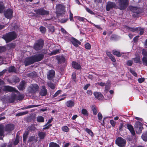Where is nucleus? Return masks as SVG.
<instances>
[{
  "label": "nucleus",
  "mask_w": 147,
  "mask_h": 147,
  "mask_svg": "<svg viewBox=\"0 0 147 147\" xmlns=\"http://www.w3.org/2000/svg\"><path fill=\"white\" fill-rule=\"evenodd\" d=\"M17 35L15 32H11L3 35L2 38L6 43L9 42L16 38Z\"/></svg>",
  "instance_id": "f257e3e1"
},
{
  "label": "nucleus",
  "mask_w": 147,
  "mask_h": 147,
  "mask_svg": "<svg viewBox=\"0 0 147 147\" xmlns=\"http://www.w3.org/2000/svg\"><path fill=\"white\" fill-rule=\"evenodd\" d=\"M65 6L62 4L59 3L56 5L55 13L57 17L65 13Z\"/></svg>",
  "instance_id": "f03ea898"
},
{
  "label": "nucleus",
  "mask_w": 147,
  "mask_h": 147,
  "mask_svg": "<svg viewBox=\"0 0 147 147\" xmlns=\"http://www.w3.org/2000/svg\"><path fill=\"white\" fill-rule=\"evenodd\" d=\"M129 9L133 13L132 16L134 18H138L140 16V13L142 12V10L140 8L136 7H130Z\"/></svg>",
  "instance_id": "7ed1b4c3"
},
{
  "label": "nucleus",
  "mask_w": 147,
  "mask_h": 147,
  "mask_svg": "<svg viewBox=\"0 0 147 147\" xmlns=\"http://www.w3.org/2000/svg\"><path fill=\"white\" fill-rule=\"evenodd\" d=\"M44 42L42 39L36 40L34 43L33 48L35 51H38L42 49L44 46Z\"/></svg>",
  "instance_id": "20e7f679"
},
{
  "label": "nucleus",
  "mask_w": 147,
  "mask_h": 147,
  "mask_svg": "<svg viewBox=\"0 0 147 147\" xmlns=\"http://www.w3.org/2000/svg\"><path fill=\"white\" fill-rule=\"evenodd\" d=\"M129 5L128 0H118V9L123 10L125 9Z\"/></svg>",
  "instance_id": "39448f33"
},
{
  "label": "nucleus",
  "mask_w": 147,
  "mask_h": 147,
  "mask_svg": "<svg viewBox=\"0 0 147 147\" xmlns=\"http://www.w3.org/2000/svg\"><path fill=\"white\" fill-rule=\"evenodd\" d=\"M126 140L121 137H118L115 141V144L119 147H124L126 143Z\"/></svg>",
  "instance_id": "423d86ee"
},
{
  "label": "nucleus",
  "mask_w": 147,
  "mask_h": 147,
  "mask_svg": "<svg viewBox=\"0 0 147 147\" xmlns=\"http://www.w3.org/2000/svg\"><path fill=\"white\" fill-rule=\"evenodd\" d=\"M134 129L137 134H141L143 129L142 123L139 121L136 122L134 125Z\"/></svg>",
  "instance_id": "0eeeda50"
},
{
  "label": "nucleus",
  "mask_w": 147,
  "mask_h": 147,
  "mask_svg": "<svg viewBox=\"0 0 147 147\" xmlns=\"http://www.w3.org/2000/svg\"><path fill=\"white\" fill-rule=\"evenodd\" d=\"M113 8L118 9V6L115 3L113 2L108 1L106 4V9L107 11H109L111 9H112Z\"/></svg>",
  "instance_id": "6e6552de"
},
{
  "label": "nucleus",
  "mask_w": 147,
  "mask_h": 147,
  "mask_svg": "<svg viewBox=\"0 0 147 147\" xmlns=\"http://www.w3.org/2000/svg\"><path fill=\"white\" fill-rule=\"evenodd\" d=\"M34 11L36 13V14L40 16H44L49 14V11L45 10L42 8L35 9Z\"/></svg>",
  "instance_id": "1a4fd4ad"
},
{
  "label": "nucleus",
  "mask_w": 147,
  "mask_h": 147,
  "mask_svg": "<svg viewBox=\"0 0 147 147\" xmlns=\"http://www.w3.org/2000/svg\"><path fill=\"white\" fill-rule=\"evenodd\" d=\"M34 63L38 62L42 60L44 58V55L42 53L36 54L32 56Z\"/></svg>",
  "instance_id": "9d476101"
},
{
  "label": "nucleus",
  "mask_w": 147,
  "mask_h": 147,
  "mask_svg": "<svg viewBox=\"0 0 147 147\" xmlns=\"http://www.w3.org/2000/svg\"><path fill=\"white\" fill-rule=\"evenodd\" d=\"M13 11L10 9H8L4 12V14L5 17L7 19H11L12 17Z\"/></svg>",
  "instance_id": "9b49d317"
},
{
  "label": "nucleus",
  "mask_w": 147,
  "mask_h": 147,
  "mask_svg": "<svg viewBox=\"0 0 147 147\" xmlns=\"http://www.w3.org/2000/svg\"><path fill=\"white\" fill-rule=\"evenodd\" d=\"M3 90L5 91L11 92H17L18 91L16 88L10 86H5L3 87Z\"/></svg>",
  "instance_id": "f8f14e48"
},
{
  "label": "nucleus",
  "mask_w": 147,
  "mask_h": 147,
  "mask_svg": "<svg viewBox=\"0 0 147 147\" xmlns=\"http://www.w3.org/2000/svg\"><path fill=\"white\" fill-rule=\"evenodd\" d=\"M34 63L32 56L25 59L24 62V65L26 66Z\"/></svg>",
  "instance_id": "ddd939ff"
},
{
  "label": "nucleus",
  "mask_w": 147,
  "mask_h": 147,
  "mask_svg": "<svg viewBox=\"0 0 147 147\" xmlns=\"http://www.w3.org/2000/svg\"><path fill=\"white\" fill-rule=\"evenodd\" d=\"M14 129V125L11 124H7L5 128V131L7 132H10Z\"/></svg>",
  "instance_id": "4468645a"
},
{
  "label": "nucleus",
  "mask_w": 147,
  "mask_h": 147,
  "mask_svg": "<svg viewBox=\"0 0 147 147\" xmlns=\"http://www.w3.org/2000/svg\"><path fill=\"white\" fill-rule=\"evenodd\" d=\"M93 94L95 98L99 100H102L104 98L103 95L100 92H94Z\"/></svg>",
  "instance_id": "2eb2a0df"
},
{
  "label": "nucleus",
  "mask_w": 147,
  "mask_h": 147,
  "mask_svg": "<svg viewBox=\"0 0 147 147\" xmlns=\"http://www.w3.org/2000/svg\"><path fill=\"white\" fill-rule=\"evenodd\" d=\"M39 89V87L37 84H33L30 90V92L34 94L38 91Z\"/></svg>",
  "instance_id": "dca6fc26"
},
{
  "label": "nucleus",
  "mask_w": 147,
  "mask_h": 147,
  "mask_svg": "<svg viewBox=\"0 0 147 147\" xmlns=\"http://www.w3.org/2000/svg\"><path fill=\"white\" fill-rule=\"evenodd\" d=\"M5 131V127L2 124H0V140H3Z\"/></svg>",
  "instance_id": "f3484780"
},
{
  "label": "nucleus",
  "mask_w": 147,
  "mask_h": 147,
  "mask_svg": "<svg viewBox=\"0 0 147 147\" xmlns=\"http://www.w3.org/2000/svg\"><path fill=\"white\" fill-rule=\"evenodd\" d=\"M71 41L72 43L76 47H78V45H81V42L74 38H71Z\"/></svg>",
  "instance_id": "a211bd4d"
},
{
  "label": "nucleus",
  "mask_w": 147,
  "mask_h": 147,
  "mask_svg": "<svg viewBox=\"0 0 147 147\" xmlns=\"http://www.w3.org/2000/svg\"><path fill=\"white\" fill-rule=\"evenodd\" d=\"M47 90L45 86H43L39 93L40 95L42 96H44L47 94Z\"/></svg>",
  "instance_id": "6ab92c4d"
},
{
  "label": "nucleus",
  "mask_w": 147,
  "mask_h": 147,
  "mask_svg": "<svg viewBox=\"0 0 147 147\" xmlns=\"http://www.w3.org/2000/svg\"><path fill=\"white\" fill-rule=\"evenodd\" d=\"M16 94H15L11 95L9 97L8 99V101L10 103L14 102L15 100H16Z\"/></svg>",
  "instance_id": "aec40b11"
},
{
  "label": "nucleus",
  "mask_w": 147,
  "mask_h": 147,
  "mask_svg": "<svg viewBox=\"0 0 147 147\" xmlns=\"http://www.w3.org/2000/svg\"><path fill=\"white\" fill-rule=\"evenodd\" d=\"M126 126L131 134L133 136H134L135 132L132 125L130 124H127Z\"/></svg>",
  "instance_id": "412c9836"
},
{
  "label": "nucleus",
  "mask_w": 147,
  "mask_h": 147,
  "mask_svg": "<svg viewBox=\"0 0 147 147\" xmlns=\"http://www.w3.org/2000/svg\"><path fill=\"white\" fill-rule=\"evenodd\" d=\"M26 82L25 81L22 80L20 82L18 86V88L19 90H23L25 89V85Z\"/></svg>",
  "instance_id": "4be33fe9"
},
{
  "label": "nucleus",
  "mask_w": 147,
  "mask_h": 147,
  "mask_svg": "<svg viewBox=\"0 0 147 147\" xmlns=\"http://www.w3.org/2000/svg\"><path fill=\"white\" fill-rule=\"evenodd\" d=\"M8 70L9 73H17L18 69L13 66L9 67Z\"/></svg>",
  "instance_id": "5701e85b"
},
{
  "label": "nucleus",
  "mask_w": 147,
  "mask_h": 147,
  "mask_svg": "<svg viewBox=\"0 0 147 147\" xmlns=\"http://www.w3.org/2000/svg\"><path fill=\"white\" fill-rule=\"evenodd\" d=\"M38 136L40 140L43 139L46 136V133L45 131L39 132Z\"/></svg>",
  "instance_id": "b1692460"
},
{
  "label": "nucleus",
  "mask_w": 147,
  "mask_h": 147,
  "mask_svg": "<svg viewBox=\"0 0 147 147\" xmlns=\"http://www.w3.org/2000/svg\"><path fill=\"white\" fill-rule=\"evenodd\" d=\"M66 106L68 107L71 108L74 105V102L72 100L67 101L66 103Z\"/></svg>",
  "instance_id": "393cba45"
},
{
  "label": "nucleus",
  "mask_w": 147,
  "mask_h": 147,
  "mask_svg": "<svg viewBox=\"0 0 147 147\" xmlns=\"http://www.w3.org/2000/svg\"><path fill=\"white\" fill-rule=\"evenodd\" d=\"M29 134V132L28 131L26 130L24 133L23 134V142H26L27 139L28 137V136Z\"/></svg>",
  "instance_id": "a878e982"
},
{
  "label": "nucleus",
  "mask_w": 147,
  "mask_h": 147,
  "mask_svg": "<svg viewBox=\"0 0 147 147\" xmlns=\"http://www.w3.org/2000/svg\"><path fill=\"white\" fill-rule=\"evenodd\" d=\"M72 65L73 67L75 69H78L81 68V66L80 64L75 61L72 62Z\"/></svg>",
  "instance_id": "bb28decb"
},
{
  "label": "nucleus",
  "mask_w": 147,
  "mask_h": 147,
  "mask_svg": "<svg viewBox=\"0 0 147 147\" xmlns=\"http://www.w3.org/2000/svg\"><path fill=\"white\" fill-rule=\"evenodd\" d=\"M139 28H130L128 26L126 27V29L128 31H131L132 32H136L138 31V30H139Z\"/></svg>",
  "instance_id": "cd10ccee"
},
{
  "label": "nucleus",
  "mask_w": 147,
  "mask_h": 147,
  "mask_svg": "<svg viewBox=\"0 0 147 147\" xmlns=\"http://www.w3.org/2000/svg\"><path fill=\"white\" fill-rule=\"evenodd\" d=\"M92 110V111L94 115H96L98 112L97 109V108L95 105H92L91 107Z\"/></svg>",
  "instance_id": "c85d7f7f"
},
{
  "label": "nucleus",
  "mask_w": 147,
  "mask_h": 147,
  "mask_svg": "<svg viewBox=\"0 0 147 147\" xmlns=\"http://www.w3.org/2000/svg\"><path fill=\"white\" fill-rule=\"evenodd\" d=\"M5 7L3 2L0 1V13H2Z\"/></svg>",
  "instance_id": "c756f323"
},
{
  "label": "nucleus",
  "mask_w": 147,
  "mask_h": 147,
  "mask_svg": "<svg viewBox=\"0 0 147 147\" xmlns=\"http://www.w3.org/2000/svg\"><path fill=\"white\" fill-rule=\"evenodd\" d=\"M36 120L38 122H43L44 121V119L41 116H38L36 118Z\"/></svg>",
  "instance_id": "7c9ffc66"
},
{
  "label": "nucleus",
  "mask_w": 147,
  "mask_h": 147,
  "mask_svg": "<svg viewBox=\"0 0 147 147\" xmlns=\"http://www.w3.org/2000/svg\"><path fill=\"white\" fill-rule=\"evenodd\" d=\"M142 138L144 141H147V131L144 133L142 136Z\"/></svg>",
  "instance_id": "2f4dec72"
},
{
  "label": "nucleus",
  "mask_w": 147,
  "mask_h": 147,
  "mask_svg": "<svg viewBox=\"0 0 147 147\" xmlns=\"http://www.w3.org/2000/svg\"><path fill=\"white\" fill-rule=\"evenodd\" d=\"M49 146V147H60L58 144L54 142L50 143Z\"/></svg>",
  "instance_id": "473e14b6"
},
{
  "label": "nucleus",
  "mask_w": 147,
  "mask_h": 147,
  "mask_svg": "<svg viewBox=\"0 0 147 147\" xmlns=\"http://www.w3.org/2000/svg\"><path fill=\"white\" fill-rule=\"evenodd\" d=\"M87 133L89 135L91 136H94V134L93 132L91 130L88 128H86L85 129Z\"/></svg>",
  "instance_id": "72a5a7b5"
},
{
  "label": "nucleus",
  "mask_w": 147,
  "mask_h": 147,
  "mask_svg": "<svg viewBox=\"0 0 147 147\" xmlns=\"http://www.w3.org/2000/svg\"><path fill=\"white\" fill-rule=\"evenodd\" d=\"M142 61L143 65L147 66V57L144 56L142 58Z\"/></svg>",
  "instance_id": "f704fd0d"
},
{
  "label": "nucleus",
  "mask_w": 147,
  "mask_h": 147,
  "mask_svg": "<svg viewBox=\"0 0 147 147\" xmlns=\"http://www.w3.org/2000/svg\"><path fill=\"white\" fill-rule=\"evenodd\" d=\"M19 142V137L18 136H16V139L13 142V144L14 145H17Z\"/></svg>",
  "instance_id": "c9c22d12"
},
{
  "label": "nucleus",
  "mask_w": 147,
  "mask_h": 147,
  "mask_svg": "<svg viewBox=\"0 0 147 147\" xmlns=\"http://www.w3.org/2000/svg\"><path fill=\"white\" fill-rule=\"evenodd\" d=\"M24 97L23 94H20L18 96L16 95V100H22L24 99Z\"/></svg>",
  "instance_id": "e433bc0d"
},
{
  "label": "nucleus",
  "mask_w": 147,
  "mask_h": 147,
  "mask_svg": "<svg viewBox=\"0 0 147 147\" xmlns=\"http://www.w3.org/2000/svg\"><path fill=\"white\" fill-rule=\"evenodd\" d=\"M48 27L49 28V30L52 33L54 32L55 31V29L54 27L52 26L51 24L49 25L48 26Z\"/></svg>",
  "instance_id": "4c0bfd02"
},
{
  "label": "nucleus",
  "mask_w": 147,
  "mask_h": 147,
  "mask_svg": "<svg viewBox=\"0 0 147 147\" xmlns=\"http://www.w3.org/2000/svg\"><path fill=\"white\" fill-rule=\"evenodd\" d=\"M28 111H26L24 112H20L17 113L16 115V116H22L28 113Z\"/></svg>",
  "instance_id": "58836bf2"
},
{
  "label": "nucleus",
  "mask_w": 147,
  "mask_h": 147,
  "mask_svg": "<svg viewBox=\"0 0 147 147\" xmlns=\"http://www.w3.org/2000/svg\"><path fill=\"white\" fill-rule=\"evenodd\" d=\"M48 86L50 87L51 89H54L55 88V86L53 83L51 82H48L47 83Z\"/></svg>",
  "instance_id": "ea45409f"
},
{
  "label": "nucleus",
  "mask_w": 147,
  "mask_h": 147,
  "mask_svg": "<svg viewBox=\"0 0 147 147\" xmlns=\"http://www.w3.org/2000/svg\"><path fill=\"white\" fill-rule=\"evenodd\" d=\"M113 54L115 55H116L118 57H120L121 55V54H120V53L116 50H113Z\"/></svg>",
  "instance_id": "a19ab883"
},
{
  "label": "nucleus",
  "mask_w": 147,
  "mask_h": 147,
  "mask_svg": "<svg viewBox=\"0 0 147 147\" xmlns=\"http://www.w3.org/2000/svg\"><path fill=\"white\" fill-rule=\"evenodd\" d=\"M81 111L82 114H83L84 115L86 116H88V112L86 109H83Z\"/></svg>",
  "instance_id": "79ce46f5"
},
{
  "label": "nucleus",
  "mask_w": 147,
  "mask_h": 147,
  "mask_svg": "<svg viewBox=\"0 0 147 147\" xmlns=\"http://www.w3.org/2000/svg\"><path fill=\"white\" fill-rule=\"evenodd\" d=\"M13 81L15 83L18 82L20 81V80L19 78L16 76L14 77L13 79Z\"/></svg>",
  "instance_id": "37998d69"
},
{
  "label": "nucleus",
  "mask_w": 147,
  "mask_h": 147,
  "mask_svg": "<svg viewBox=\"0 0 147 147\" xmlns=\"http://www.w3.org/2000/svg\"><path fill=\"white\" fill-rule=\"evenodd\" d=\"M61 129L64 132H67L69 131V128L66 126H63L61 128Z\"/></svg>",
  "instance_id": "c03bdc74"
},
{
  "label": "nucleus",
  "mask_w": 147,
  "mask_h": 147,
  "mask_svg": "<svg viewBox=\"0 0 147 147\" xmlns=\"http://www.w3.org/2000/svg\"><path fill=\"white\" fill-rule=\"evenodd\" d=\"M40 32L42 33H45L46 32V28L45 27L43 26H40Z\"/></svg>",
  "instance_id": "a18cd8bd"
},
{
  "label": "nucleus",
  "mask_w": 147,
  "mask_h": 147,
  "mask_svg": "<svg viewBox=\"0 0 147 147\" xmlns=\"http://www.w3.org/2000/svg\"><path fill=\"white\" fill-rule=\"evenodd\" d=\"M55 74H48L47 75V78L49 80H51L54 77Z\"/></svg>",
  "instance_id": "49530a36"
},
{
  "label": "nucleus",
  "mask_w": 147,
  "mask_h": 147,
  "mask_svg": "<svg viewBox=\"0 0 147 147\" xmlns=\"http://www.w3.org/2000/svg\"><path fill=\"white\" fill-rule=\"evenodd\" d=\"M39 106L38 105H28L26 107H25L24 108V109H29L32 108H33L35 107H38Z\"/></svg>",
  "instance_id": "de8ad7c7"
},
{
  "label": "nucleus",
  "mask_w": 147,
  "mask_h": 147,
  "mask_svg": "<svg viewBox=\"0 0 147 147\" xmlns=\"http://www.w3.org/2000/svg\"><path fill=\"white\" fill-rule=\"evenodd\" d=\"M142 54L144 56L147 57V50L145 49H143L142 50Z\"/></svg>",
  "instance_id": "09e8293b"
},
{
  "label": "nucleus",
  "mask_w": 147,
  "mask_h": 147,
  "mask_svg": "<svg viewBox=\"0 0 147 147\" xmlns=\"http://www.w3.org/2000/svg\"><path fill=\"white\" fill-rule=\"evenodd\" d=\"M6 50V48L5 47L0 46V53L4 52Z\"/></svg>",
  "instance_id": "8fccbe9b"
},
{
  "label": "nucleus",
  "mask_w": 147,
  "mask_h": 147,
  "mask_svg": "<svg viewBox=\"0 0 147 147\" xmlns=\"http://www.w3.org/2000/svg\"><path fill=\"white\" fill-rule=\"evenodd\" d=\"M145 79L144 78H139L138 79V82L139 83H141L144 82L145 81Z\"/></svg>",
  "instance_id": "3c124183"
},
{
  "label": "nucleus",
  "mask_w": 147,
  "mask_h": 147,
  "mask_svg": "<svg viewBox=\"0 0 147 147\" xmlns=\"http://www.w3.org/2000/svg\"><path fill=\"white\" fill-rule=\"evenodd\" d=\"M59 49L55 50L51 52V54H52V55H54L57 54V53H59Z\"/></svg>",
  "instance_id": "603ef678"
},
{
  "label": "nucleus",
  "mask_w": 147,
  "mask_h": 147,
  "mask_svg": "<svg viewBox=\"0 0 147 147\" xmlns=\"http://www.w3.org/2000/svg\"><path fill=\"white\" fill-rule=\"evenodd\" d=\"M98 117L99 120L101 121L102 118V116L101 113L99 112L98 114Z\"/></svg>",
  "instance_id": "864d4df0"
},
{
  "label": "nucleus",
  "mask_w": 147,
  "mask_h": 147,
  "mask_svg": "<svg viewBox=\"0 0 147 147\" xmlns=\"http://www.w3.org/2000/svg\"><path fill=\"white\" fill-rule=\"evenodd\" d=\"M27 131H34V127L32 126H29L28 127V128L27 129Z\"/></svg>",
  "instance_id": "5fc2aeb1"
},
{
  "label": "nucleus",
  "mask_w": 147,
  "mask_h": 147,
  "mask_svg": "<svg viewBox=\"0 0 147 147\" xmlns=\"http://www.w3.org/2000/svg\"><path fill=\"white\" fill-rule=\"evenodd\" d=\"M72 80L75 82H76V74H72Z\"/></svg>",
  "instance_id": "6e6d98bb"
},
{
  "label": "nucleus",
  "mask_w": 147,
  "mask_h": 147,
  "mask_svg": "<svg viewBox=\"0 0 147 147\" xmlns=\"http://www.w3.org/2000/svg\"><path fill=\"white\" fill-rule=\"evenodd\" d=\"M86 93L88 96H91L92 95L93 93L92 91L90 90H88L86 92Z\"/></svg>",
  "instance_id": "4d7b16f0"
},
{
  "label": "nucleus",
  "mask_w": 147,
  "mask_h": 147,
  "mask_svg": "<svg viewBox=\"0 0 147 147\" xmlns=\"http://www.w3.org/2000/svg\"><path fill=\"white\" fill-rule=\"evenodd\" d=\"M7 46L10 48H14L15 47L14 44L13 43L8 44L7 45Z\"/></svg>",
  "instance_id": "13d9d810"
},
{
  "label": "nucleus",
  "mask_w": 147,
  "mask_h": 147,
  "mask_svg": "<svg viewBox=\"0 0 147 147\" xmlns=\"http://www.w3.org/2000/svg\"><path fill=\"white\" fill-rule=\"evenodd\" d=\"M85 47L87 49H91V45L89 43H87L85 45Z\"/></svg>",
  "instance_id": "bf43d9fd"
},
{
  "label": "nucleus",
  "mask_w": 147,
  "mask_h": 147,
  "mask_svg": "<svg viewBox=\"0 0 147 147\" xmlns=\"http://www.w3.org/2000/svg\"><path fill=\"white\" fill-rule=\"evenodd\" d=\"M134 62L136 63H138L140 61V58L139 57H136L133 59Z\"/></svg>",
  "instance_id": "052dcab7"
},
{
  "label": "nucleus",
  "mask_w": 147,
  "mask_h": 147,
  "mask_svg": "<svg viewBox=\"0 0 147 147\" xmlns=\"http://www.w3.org/2000/svg\"><path fill=\"white\" fill-rule=\"evenodd\" d=\"M61 91V90H58L53 95V97H55L57 96L60 93Z\"/></svg>",
  "instance_id": "680f3d73"
},
{
  "label": "nucleus",
  "mask_w": 147,
  "mask_h": 147,
  "mask_svg": "<svg viewBox=\"0 0 147 147\" xmlns=\"http://www.w3.org/2000/svg\"><path fill=\"white\" fill-rule=\"evenodd\" d=\"M68 18H66V19H62L60 21V22L62 23H65L68 20Z\"/></svg>",
  "instance_id": "e2e57ef3"
},
{
  "label": "nucleus",
  "mask_w": 147,
  "mask_h": 147,
  "mask_svg": "<svg viewBox=\"0 0 147 147\" xmlns=\"http://www.w3.org/2000/svg\"><path fill=\"white\" fill-rule=\"evenodd\" d=\"M65 61V58L63 56H61L59 58V61L61 62H64Z\"/></svg>",
  "instance_id": "0e129e2a"
},
{
  "label": "nucleus",
  "mask_w": 147,
  "mask_h": 147,
  "mask_svg": "<svg viewBox=\"0 0 147 147\" xmlns=\"http://www.w3.org/2000/svg\"><path fill=\"white\" fill-rule=\"evenodd\" d=\"M110 123L113 127H114L115 125V122L113 120H110Z\"/></svg>",
  "instance_id": "69168bd1"
},
{
  "label": "nucleus",
  "mask_w": 147,
  "mask_h": 147,
  "mask_svg": "<svg viewBox=\"0 0 147 147\" xmlns=\"http://www.w3.org/2000/svg\"><path fill=\"white\" fill-rule=\"evenodd\" d=\"M138 28H139V30H138V31H140V35H142L143 33H144V30L143 29L141 28V27H138Z\"/></svg>",
  "instance_id": "338daca9"
},
{
  "label": "nucleus",
  "mask_w": 147,
  "mask_h": 147,
  "mask_svg": "<svg viewBox=\"0 0 147 147\" xmlns=\"http://www.w3.org/2000/svg\"><path fill=\"white\" fill-rule=\"evenodd\" d=\"M117 38V36L115 35H112L111 36L110 39L111 40H115Z\"/></svg>",
  "instance_id": "774afa93"
}]
</instances>
